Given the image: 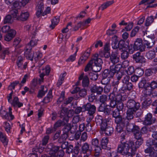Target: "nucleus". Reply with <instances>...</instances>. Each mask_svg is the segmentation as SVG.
I'll list each match as a JSON object with an SVG mask.
<instances>
[{"label": "nucleus", "mask_w": 157, "mask_h": 157, "mask_svg": "<svg viewBox=\"0 0 157 157\" xmlns=\"http://www.w3.org/2000/svg\"><path fill=\"white\" fill-rule=\"evenodd\" d=\"M140 88H143V92L144 95L146 97H153L156 96V94L154 95V90L151 88L148 83H146L145 80H143L139 83Z\"/></svg>", "instance_id": "f257e3e1"}, {"label": "nucleus", "mask_w": 157, "mask_h": 157, "mask_svg": "<svg viewBox=\"0 0 157 157\" xmlns=\"http://www.w3.org/2000/svg\"><path fill=\"white\" fill-rule=\"evenodd\" d=\"M143 41L140 38H137L135 41L134 45H131L128 47L129 52L132 54L134 51L139 50L140 52L145 50V47L143 45Z\"/></svg>", "instance_id": "f03ea898"}, {"label": "nucleus", "mask_w": 157, "mask_h": 157, "mask_svg": "<svg viewBox=\"0 0 157 157\" xmlns=\"http://www.w3.org/2000/svg\"><path fill=\"white\" fill-rule=\"evenodd\" d=\"M94 64V71L95 72H98L101 70V64L102 63V59L99 58L98 55V54H94L91 59Z\"/></svg>", "instance_id": "7ed1b4c3"}, {"label": "nucleus", "mask_w": 157, "mask_h": 157, "mask_svg": "<svg viewBox=\"0 0 157 157\" xmlns=\"http://www.w3.org/2000/svg\"><path fill=\"white\" fill-rule=\"evenodd\" d=\"M133 151L132 147H130L128 144L125 142L122 143L119 145L117 148L118 152L124 155Z\"/></svg>", "instance_id": "20e7f679"}, {"label": "nucleus", "mask_w": 157, "mask_h": 157, "mask_svg": "<svg viewBox=\"0 0 157 157\" xmlns=\"http://www.w3.org/2000/svg\"><path fill=\"white\" fill-rule=\"evenodd\" d=\"M126 106L128 109L132 110L133 111L138 110L140 107V104L132 99H130L127 101Z\"/></svg>", "instance_id": "39448f33"}, {"label": "nucleus", "mask_w": 157, "mask_h": 157, "mask_svg": "<svg viewBox=\"0 0 157 157\" xmlns=\"http://www.w3.org/2000/svg\"><path fill=\"white\" fill-rule=\"evenodd\" d=\"M125 119H121L119 118H117L115 121L117 124V126L116 129L117 132L120 133L123 132L124 128V126Z\"/></svg>", "instance_id": "423d86ee"}, {"label": "nucleus", "mask_w": 157, "mask_h": 157, "mask_svg": "<svg viewBox=\"0 0 157 157\" xmlns=\"http://www.w3.org/2000/svg\"><path fill=\"white\" fill-rule=\"evenodd\" d=\"M117 80H121L123 84L128 83L129 81L130 77L128 75H126L124 72L118 73L116 75Z\"/></svg>", "instance_id": "0eeeda50"}, {"label": "nucleus", "mask_w": 157, "mask_h": 157, "mask_svg": "<svg viewBox=\"0 0 157 157\" xmlns=\"http://www.w3.org/2000/svg\"><path fill=\"white\" fill-rule=\"evenodd\" d=\"M83 109H84L82 110V112L87 111L88 114H94L96 110L95 106L91 105L90 103H87L86 105H84L83 106Z\"/></svg>", "instance_id": "6e6552de"}, {"label": "nucleus", "mask_w": 157, "mask_h": 157, "mask_svg": "<svg viewBox=\"0 0 157 157\" xmlns=\"http://www.w3.org/2000/svg\"><path fill=\"white\" fill-rule=\"evenodd\" d=\"M155 119L152 117V114L148 113L145 116L143 123L144 125H149L155 122Z\"/></svg>", "instance_id": "1a4fd4ad"}, {"label": "nucleus", "mask_w": 157, "mask_h": 157, "mask_svg": "<svg viewBox=\"0 0 157 157\" xmlns=\"http://www.w3.org/2000/svg\"><path fill=\"white\" fill-rule=\"evenodd\" d=\"M118 53V51L115 50V51L113 52L110 55V60L113 64H115L119 62L120 58Z\"/></svg>", "instance_id": "9d476101"}, {"label": "nucleus", "mask_w": 157, "mask_h": 157, "mask_svg": "<svg viewBox=\"0 0 157 157\" xmlns=\"http://www.w3.org/2000/svg\"><path fill=\"white\" fill-rule=\"evenodd\" d=\"M92 151V148L90 147V145L87 143H84L81 147V152L83 154H87V152L90 153Z\"/></svg>", "instance_id": "9b49d317"}, {"label": "nucleus", "mask_w": 157, "mask_h": 157, "mask_svg": "<svg viewBox=\"0 0 157 157\" xmlns=\"http://www.w3.org/2000/svg\"><path fill=\"white\" fill-rule=\"evenodd\" d=\"M133 59L137 63H141L145 62V59L144 57L140 55V53L138 52L133 56Z\"/></svg>", "instance_id": "f8f14e48"}, {"label": "nucleus", "mask_w": 157, "mask_h": 157, "mask_svg": "<svg viewBox=\"0 0 157 157\" xmlns=\"http://www.w3.org/2000/svg\"><path fill=\"white\" fill-rule=\"evenodd\" d=\"M82 79V85L83 87L88 86L89 83V79L86 75L84 76V74H82L79 77V80L80 81Z\"/></svg>", "instance_id": "ddd939ff"}, {"label": "nucleus", "mask_w": 157, "mask_h": 157, "mask_svg": "<svg viewBox=\"0 0 157 157\" xmlns=\"http://www.w3.org/2000/svg\"><path fill=\"white\" fill-rule=\"evenodd\" d=\"M114 65L111 66L110 67V71L112 74H113V75L116 73L117 74L122 67L121 64H118L116 65Z\"/></svg>", "instance_id": "4468645a"}, {"label": "nucleus", "mask_w": 157, "mask_h": 157, "mask_svg": "<svg viewBox=\"0 0 157 157\" xmlns=\"http://www.w3.org/2000/svg\"><path fill=\"white\" fill-rule=\"evenodd\" d=\"M43 71H40V73H41L40 75V77L41 78L42 81L44 80V77L45 75H49L50 71V68L49 66L47 65L46 66L45 68H44L42 69Z\"/></svg>", "instance_id": "2eb2a0df"}, {"label": "nucleus", "mask_w": 157, "mask_h": 157, "mask_svg": "<svg viewBox=\"0 0 157 157\" xmlns=\"http://www.w3.org/2000/svg\"><path fill=\"white\" fill-rule=\"evenodd\" d=\"M143 140L142 139H139L137 140L135 144L133 142L131 143V147L133 151H134L136 152V149L138 148L143 143Z\"/></svg>", "instance_id": "dca6fc26"}, {"label": "nucleus", "mask_w": 157, "mask_h": 157, "mask_svg": "<svg viewBox=\"0 0 157 157\" xmlns=\"http://www.w3.org/2000/svg\"><path fill=\"white\" fill-rule=\"evenodd\" d=\"M16 33L14 30H10L5 36V40L7 41H10L14 37Z\"/></svg>", "instance_id": "f3484780"}, {"label": "nucleus", "mask_w": 157, "mask_h": 157, "mask_svg": "<svg viewBox=\"0 0 157 157\" xmlns=\"http://www.w3.org/2000/svg\"><path fill=\"white\" fill-rule=\"evenodd\" d=\"M59 146L53 145L50 150V156L49 157H56V154L59 151Z\"/></svg>", "instance_id": "a211bd4d"}, {"label": "nucleus", "mask_w": 157, "mask_h": 157, "mask_svg": "<svg viewBox=\"0 0 157 157\" xmlns=\"http://www.w3.org/2000/svg\"><path fill=\"white\" fill-rule=\"evenodd\" d=\"M73 128L75 130H76L78 128L77 125H75V126L72 125L71 126V125L70 124H68L66 125L65 126L63 129V132L68 133V132Z\"/></svg>", "instance_id": "6ab92c4d"}, {"label": "nucleus", "mask_w": 157, "mask_h": 157, "mask_svg": "<svg viewBox=\"0 0 157 157\" xmlns=\"http://www.w3.org/2000/svg\"><path fill=\"white\" fill-rule=\"evenodd\" d=\"M11 104L14 107H17L18 108H20L23 105V103L19 101V98L17 97L13 98Z\"/></svg>", "instance_id": "aec40b11"}, {"label": "nucleus", "mask_w": 157, "mask_h": 157, "mask_svg": "<svg viewBox=\"0 0 157 157\" xmlns=\"http://www.w3.org/2000/svg\"><path fill=\"white\" fill-rule=\"evenodd\" d=\"M37 7L36 14L37 17H40L42 15L43 13V12L44 9L43 3L42 2H40V4L38 5Z\"/></svg>", "instance_id": "412c9836"}, {"label": "nucleus", "mask_w": 157, "mask_h": 157, "mask_svg": "<svg viewBox=\"0 0 157 157\" xmlns=\"http://www.w3.org/2000/svg\"><path fill=\"white\" fill-rule=\"evenodd\" d=\"M91 92L94 93H96L98 94H101L103 91V88L100 86H94L91 88Z\"/></svg>", "instance_id": "4be33fe9"}, {"label": "nucleus", "mask_w": 157, "mask_h": 157, "mask_svg": "<svg viewBox=\"0 0 157 157\" xmlns=\"http://www.w3.org/2000/svg\"><path fill=\"white\" fill-rule=\"evenodd\" d=\"M25 29L32 35H36V30L35 27L27 25L25 26Z\"/></svg>", "instance_id": "5701e85b"}, {"label": "nucleus", "mask_w": 157, "mask_h": 157, "mask_svg": "<svg viewBox=\"0 0 157 157\" xmlns=\"http://www.w3.org/2000/svg\"><path fill=\"white\" fill-rule=\"evenodd\" d=\"M72 112H73V111L71 110H69L68 109L65 107H63L61 110L60 113V115L59 117L62 118L65 115H67V114L71 112V113Z\"/></svg>", "instance_id": "b1692460"}, {"label": "nucleus", "mask_w": 157, "mask_h": 157, "mask_svg": "<svg viewBox=\"0 0 157 157\" xmlns=\"http://www.w3.org/2000/svg\"><path fill=\"white\" fill-rule=\"evenodd\" d=\"M154 44V42L151 39H149L147 40H144V45L145 47L146 46L148 48H152Z\"/></svg>", "instance_id": "393cba45"}, {"label": "nucleus", "mask_w": 157, "mask_h": 157, "mask_svg": "<svg viewBox=\"0 0 157 157\" xmlns=\"http://www.w3.org/2000/svg\"><path fill=\"white\" fill-rule=\"evenodd\" d=\"M27 51L25 52V56L26 57L27 59L31 60V61L33 60V58L34 57V53L31 52L29 49L27 48Z\"/></svg>", "instance_id": "a878e982"}, {"label": "nucleus", "mask_w": 157, "mask_h": 157, "mask_svg": "<svg viewBox=\"0 0 157 157\" xmlns=\"http://www.w3.org/2000/svg\"><path fill=\"white\" fill-rule=\"evenodd\" d=\"M113 76V74H112L110 72V71L108 69H105L102 74L103 78H107L109 79L112 78Z\"/></svg>", "instance_id": "bb28decb"}, {"label": "nucleus", "mask_w": 157, "mask_h": 157, "mask_svg": "<svg viewBox=\"0 0 157 157\" xmlns=\"http://www.w3.org/2000/svg\"><path fill=\"white\" fill-rule=\"evenodd\" d=\"M52 91L50 90L49 91L47 96L44 98L43 102L45 103H48L52 100Z\"/></svg>", "instance_id": "cd10ccee"}, {"label": "nucleus", "mask_w": 157, "mask_h": 157, "mask_svg": "<svg viewBox=\"0 0 157 157\" xmlns=\"http://www.w3.org/2000/svg\"><path fill=\"white\" fill-rule=\"evenodd\" d=\"M114 3L113 0L108 1L106 2L103 3L101 6L99 7V10H103L104 9H106L107 7L112 5Z\"/></svg>", "instance_id": "c85d7f7f"}, {"label": "nucleus", "mask_w": 157, "mask_h": 157, "mask_svg": "<svg viewBox=\"0 0 157 157\" xmlns=\"http://www.w3.org/2000/svg\"><path fill=\"white\" fill-rule=\"evenodd\" d=\"M29 16V14L28 12H22L19 17L18 20L22 21H25L28 19Z\"/></svg>", "instance_id": "c756f323"}, {"label": "nucleus", "mask_w": 157, "mask_h": 157, "mask_svg": "<svg viewBox=\"0 0 157 157\" xmlns=\"http://www.w3.org/2000/svg\"><path fill=\"white\" fill-rule=\"evenodd\" d=\"M35 36V35H33L32 37V39L31 40L30 43L28 44L27 45L26 47L27 48L28 47L29 48H30V49H31V48H30V46L33 47L36 45L38 40L37 39H35L34 37Z\"/></svg>", "instance_id": "7c9ffc66"}, {"label": "nucleus", "mask_w": 157, "mask_h": 157, "mask_svg": "<svg viewBox=\"0 0 157 157\" xmlns=\"http://www.w3.org/2000/svg\"><path fill=\"white\" fill-rule=\"evenodd\" d=\"M0 139L5 146L7 145L8 140L7 139L6 136L2 132H0Z\"/></svg>", "instance_id": "2f4dec72"}, {"label": "nucleus", "mask_w": 157, "mask_h": 157, "mask_svg": "<svg viewBox=\"0 0 157 157\" xmlns=\"http://www.w3.org/2000/svg\"><path fill=\"white\" fill-rule=\"evenodd\" d=\"M59 21V17L56 16L52 19V24L50 26V27L52 29H53L55 26L57 25Z\"/></svg>", "instance_id": "473e14b6"}, {"label": "nucleus", "mask_w": 157, "mask_h": 157, "mask_svg": "<svg viewBox=\"0 0 157 157\" xmlns=\"http://www.w3.org/2000/svg\"><path fill=\"white\" fill-rule=\"evenodd\" d=\"M94 151V155L95 157H99L101 155V150L100 147H95Z\"/></svg>", "instance_id": "72a5a7b5"}, {"label": "nucleus", "mask_w": 157, "mask_h": 157, "mask_svg": "<svg viewBox=\"0 0 157 157\" xmlns=\"http://www.w3.org/2000/svg\"><path fill=\"white\" fill-rule=\"evenodd\" d=\"M119 111L117 109L113 110V109H112V114L113 117L115 118V120H116L117 118H120L121 119H124V118H122L121 116L120 115Z\"/></svg>", "instance_id": "f704fd0d"}, {"label": "nucleus", "mask_w": 157, "mask_h": 157, "mask_svg": "<svg viewBox=\"0 0 157 157\" xmlns=\"http://www.w3.org/2000/svg\"><path fill=\"white\" fill-rule=\"evenodd\" d=\"M154 21V18L153 16L148 17L145 21V25L147 27L150 26L153 22Z\"/></svg>", "instance_id": "c9c22d12"}, {"label": "nucleus", "mask_w": 157, "mask_h": 157, "mask_svg": "<svg viewBox=\"0 0 157 157\" xmlns=\"http://www.w3.org/2000/svg\"><path fill=\"white\" fill-rule=\"evenodd\" d=\"M108 142L109 140L107 137H104L102 139L101 141V144L103 149H106Z\"/></svg>", "instance_id": "e433bc0d"}, {"label": "nucleus", "mask_w": 157, "mask_h": 157, "mask_svg": "<svg viewBox=\"0 0 157 157\" xmlns=\"http://www.w3.org/2000/svg\"><path fill=\"white\" fill-rule=\"evenodd\" d=\"M75 53L73 55L70 56L68 59L66 60L67 62H73L75 60L77 53L78 50V48L77 47L75 48Z\"/></svg>", "instance_id": "4c0bfd02"}, {"label": "nucleus", "mask_w": 157, "mask_h": 157, "mask_svg": "<svg viewBox=\"0 0 157 157\" xmlns=\"http://www.w3.org/2000/svg\"><path fill=\"white\" fill-rule=\"evenodd\" d=\"M93 64L92 61L91 60L86 66L84 71H87L91 69L94 71V66Z\"/></svg>", "instance_id": "58836bf2"}, {"label": "nucleus", "mask_w": 157, "mask_h": 157, "mask_svg": "<svg viewBox=\"0 0 157 157\" xmlns=\"http://www.w3.org/2000/svg\"><path fill=\"white\" fill-rule=\"evenodd\" d=\"M136 111H133L130 109H128L127 112V118L128 120H131L133 118V113Z\"/></svg>", "instance_id": "ea45409f"}, {"label": "nucleus", "mask_w": 157, "mask_h": 157, "mask_svg": "<svg viewBox=\"0 0 157 157\" xmlns=\"http://www.w3.org/2000/svg\"><path fill=\"white\" fill-rule=\"evenodd\" d=\"M63 122L62 121V120H59L56 121L54 124L53 128L55 130H57V128L61 126H64L63 124Z\"/></svg>", "instance_id": "a19ab883"}, {"label": "nucleus", "mask_w": 157, "mask_h": 157, "mask_svg": "<svg viewBox=\"0 0 157 157\" xmlns=\"http://www.w3.org/2000/svg\"><path fill=\"white\" fill-rule=\"evenodd\" d=\"M0 114L3 118L7 120L9 119V115L8 113L5 110L3 109L2 107L0 110Z\"/></svg>", "instance_id": "79ce46f5"}, {"label": "nucleus", "mask_w": 157, "mask_h": 157, "mask_svg": "<svg viewBox=\"0 0 157 157\" xmlns=\"http://www.w3.org/2000/svg\"><path fill=\"white\" fill-rule=\"evenodd\" d=\"M49 138V137L48 135L45 136L44 137L42 140V144H40L39 145V148L42 150V147H41V145L45 146L48 142Z\"/></svg>", "instance_id": "37998d69"}, {"label": "nucleus", "mask_w": 157, "mask_h": 157, "mask_svg": "<svg viewBox=\"0 0 157 157\" xmlns=\"http://www.w3.org/2000/svg\"><path fill=\"white\" fill-rule=\"evenodd\" d=\"M118 49L120 50L121 49H123L126 48V46H127L125 44V41L123 40H121L118 43ZM128 47V46H127Z\"/></svg>", "instance_id": "c03bdc74"}, {"label": "nucleus", "mask_w": 157, "mask_h": 157, "mask_svg": "<svg viewBox=\"0 0 157 157\" xmlns=\"http://www.w3.org/2000/svg\"><path fill=\"white\" fill-rule=\"evenodd\" d=\"M47 91V89L46 87L43 86L42 90L38 92L37 95V97L39 98H42L43 96L46 92Z\"/></svg>", "instance_id": "a18cd8bd"}, {"label": "nucleus", "mask_w": 157, "mask_h": 157, "mask_svg": "<svg viewBox=\"0 0 157 157\" xmlns=\"http://www.w3.org/2000/svg\"><path fill=\"white\" fill-rule=\"evenodd\" d=\"M68 136V133L63 132V134L61 136L58 140L59 143H62L65 141Z\"/></svg>", "instance_id": "49530a36"}, {"label": "nucleus", "mask_w": 157, "mask_h": 157, "mask_svg": "<svg viewBox=\"0 0 157 157\" xmlns=\"http://www.w3.org/2000/svg\"><path fill=\"white\" fill-rule=\"evenodd\" d=\"M113 38H114L115 39V41L112 42V47L113 48L114 50L113 51H115V50H118V45L117 44V37L116 36L114 35L113 36Z\"/></svg>", "instance_id": "de8ad7c7"}, {"label": "nucleus", "mask_w": 157, "mask_h": 157, "mask_svg": "<svg viewBox=\"0 0 157 157\" xmlns=\"http://www.w3.org/2000/svg\"><path fill=\"white\" fill-rule=\"evenodd\" d=\"M150 145L155 151H157V141L155 140H152L150 142Z\"/></svg>", "instance_id": "09e8293b"}, {"label": "nucleus", "mask_w": 157, "mask_h": 157, "mask_svg": "<svg viewBox=\"0 0 157 157\" xmlns=\"http://www.w3.org/2000/svg\"><path fill=\"white\" fill-rule=\"evenodd\" d=\"M105 133L106 135L110 136L111 135L113 132V128L111 127L108 126L104 130Z\"/></svg>", "instance_id": "8fccbe9b"}, {"label": "nucleus", "mask_w": 157, "mask_h": 157, "mask_svg": "<svg viewBox=\"0 0 157 157\" xmlns=\"http://www.w3.org/2000/svg\"><path fill=\"white\" fill-rule=\"evenodd\" d=\"M122 96L119 94H117L116 95L112 96L111 97H109L110 98L114 99L117 102L121 101L122 99Z\"/></svg>", "instance_id": "3c124183"}, {"label": "nucleus", "mask_w": 157, "mask_h": 157, "mask_svg": "<svg viewBox=\"0 0 157 157\" xmlns=\"http://www.w3.org/2000/svg\"><path fill=\"white\" fill-rule=\"evenodd\" d=\"M66 74V72H65L61 74L60 76L59 79L57 83V85L59 86L61 85L63 83V82L65 76Z\"/></svg>", "instance_id": "603ef678"}, {"label": "nucleus", "mask_w": 157, "mask_h": 157, "mask_svg": "<svg viewBox=\"0 0 157 157\" xmlns=\"http://www.w3.org/2000/svg\"><path fill=\"white\" fill-rule=\"evenodd\" d=\"M107 100V97L106 95L105 94L100 96L99 99V101L102 104H105Z\"/></svg>", "instance_id": "864d4df0"}, {"label": "nucleus", "mask_w": 157, "mask_h": 157, "mask_svg": "<svg viewBox=\"0 0 157 157\" xmlns=\"http://www.w3.org/2000/svg\"><path fill=\"white\" fill-rule=\"evenodd\" d=\"M155 54L152 51H150L147 53L146 56L149 59H151L154 58L155 56Z\"/></svg>", "instance_id": "5fc2aeb1"}, {"label": "nucleus", "mask_w": 157, "mask_h": 157, "mask_svg": "<svg viewBox=\"0 0 157 157\" xmlns=\"http://www.w3.org/2000/svg\"><path fill=\"white\" fill-rule=\"evenodd\" d=\"M117 109L119 111H123L124 107V104L122 101H118L116 105Z\"/></svg>", "instance_id": "6e6d98bb"}, {"label": "nucleus", "mask_w": 157, "mask_h": 157, "mask_svg": "<svg viewBox=\"0 0 157 157\" xmlns=\"http://www.w3.org/2000/svg\"><path fill=\"white\" fill-rule=\"evenodd\" d=\"M135 73L138 76L140 77L144 74V71L141 68H138L135 69Z\"/></svg>", "instance_id": "4d7b16f0"}, {"label": "nucleus", "mask_w": 157, "mask_h": 157, "mask_svg": "<svg viewBox=\"0 0 157 157\" xmlns=\"http://www.w3.org/2000/svg\"><path fill=\"white\" fill-rule=\"evenodd\" d=\"M72 23L71 22L69 23L67 25L66 27L62 29V32L63 33H66L69 29H71L72 28Z\"/></svg>", "instance_id": "13d9d810"}, {"label": "nucleus", "mask_w": 157, "mask_h": 157, "mask_svg": "<svg viewBox=\"0 0 157 157\" xmlns=\"http://www.w3.org/2000/svg\"><path fill=\"white\" fill-rule=\"evenodd\" d=\"M108 106L109 105H105V109L104 112L105 115H109L110 114H112V111L113 109L110 107H108Z\"/></svg>", "instance_id": "bf43d9fd"}, {"label": "nucleus", "mask_w": 157, "mask_h": 157, "mask_svg": "<svg viewBox=\"0 0 157 157\" xmlns=\"http://www.w3.org/2000/svg\"><path fill=\"white\" fill-rule=\"evenodd\" d=\"M18 84H19V81H15L13 82L9 86V89L12 91L14 89L15 86H17Z\"/></svg>", "instance_id": "052dcab7"}, {"label": "nucleus", "mask_w": 157, "mask_h": 157, "mask_svg": "<svg viewBox=\"0 0 157 157\" xmlns=\"http://www.w3.org/2000/svg\"><path fill=\"white\" fill-rule=\"evenodd\" d=\"M18 10L17 9L13 10L11 11L12 15L13 17L16 18L18 20L19 17L20 16H19L18 15Z\"/></svg>", "instance_id": "680f3d73"}, {"label": "nucleus", "mask_w": 157, "mask_h": 157, "mask_svg": "<svg viewBox=\"0 0 157 157\" xmlns=\"http://www.w3.org/2000/svg\"><path fill=\"white\" fill-rule=\"evenodd\" d=\"M110 99L111 100L109 106L112 109H113L116 106L117 102L114 99Z\"/></svg>", "instance_id": "e2e57ef3"}, {"label": "nucleus", "mask_w": 157, "mask_h": 157, "mask_svg": "<svg viewBox=\"0 0 157 157\" xmlns=\"http://www.w3.org/2000/svg\"><path fill=\"white\" fill-rule=\"evenodd\" d=\"M140 29V27L138 26H136L133 29L131 33L130 36L131 37L135 36L136 33L139 31Z\"/></svg>", "instance_id": "0e129e2a"}, {"label": "nucleus", "mask_w": 157, "mask_h": 157, "mask_svg": "<svg viewBox=\"0 0 157 157\" xmlns=\"http://www.w3.org/2000/svg\"><path fill=\"white\" fill-rule=\"evenodd\" d=\"M80 118L79 115L74 116L72 120L73 123L75 124V125H77L76 124L79 121Z\"/></svg>", "instance_id": "69168bd1"}, {"label": "nucleus", "mask_w": 157, "mask_h": 157, "mask_svg": "<svg viewBox=\"0 0 157 157\" xmlns=\"http://www.w3.org/2000/svg\"><path fill=\"white\" fill-rule=\"evenodd\" d=\"M89 77L91 80L95 81L98 79V76L96 74L91 72L89 73Z\"/></svg>", "instance_id": "338daca9"}, {"label": "nucleus", "mask_w": 157, "mask_h": 157, "mask_svg": "<svg viewBox=\"0 0 157 157\" xmlns=\"http://www.w3.org/2000/svg\"><path fill=\"white\" fill-rule=\"evenodd\" d=\"M148 83L151 88L153 90L157 88V82L156 81H152L151 83Z\"/></svg>", "instance_id": "774afa93"}]
</instances>
